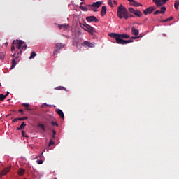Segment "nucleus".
<instances>
[{"label":"nucleus","mask_w":179,"mask_h":179,"mask_svg":"<svg viewBox=\"0 0 179 179\" xmlns=\"http://www.w3.org/2000/svg\"><path fill=\"white\" fill-rule=\"evenodd\" d=\"M109 37L115 38L117 44H122L124 45L125 44H129L132 41L124 40L122 38H130L131 36L127 34H117V33H110L108 34Z\"/></svg>","instance_id":"obj_1"},{"label":"nucleus","mask_w":179,"mask_h":179,"mask_svg":"<svg viewBox=\"0 0 179 179\" xmlns=\"http://www.w3.org/2000/svg\"><path fill=\"white\" fill-rule=\"evenodd\" d=\"M117 15L119 19H124V20H128V19H129V15H128V10L122 4H120L118 6Z\"/></svg>","instance_id":"obj_2"},{"label":"nucleus","mask_w":179,"mask_h":179,"mask_svg":"<svg viewBox=\"0 0 179 179\" xmlns=\"http://www.w3.org/2000/svg\"><path fill=\"white\" fill-rule=\"evenodd\" d=\"M15 44L17 50H22V51H26V48H27V45L26 43L23 42L22 40L13 41L11 46V51L13 52L15 50Z\"/></svg>","instance_id":"obj_3"},{"label":"nucleus","mask_w":179,"mask_h":179,"mask_svg":"<svg viewBox=\"0 0 179 179\" xmlns=\"http://www.w3.org/2000/svg\"><path fill=\"white\" fill-rule=\"evenodd\" d=\"M103 5V1H96L94 2L92 4L88 5V8H91V10L94 12H97V9L96 8H100Z\"/></svg>","instance_id":"obj_4"},{"label":"nucleus","mask_w":179,"mask_h":179,"mask_svg":"<svg viewBox=\"0 0 179 179\" xmlns=\"http://www.w3.org/2000/svg\"><path fill=\"white\" fill-rule=\"evenodd\" d=\"M64 47H65V44L64 43H55L53 55H57V54H59V51H61V50H62Z\"/></svg>","instance_id":"obj_5"},{"label":"nucleus","mask_w":179,"mask_h":179,"mask_svg":"<svg viewBox=\"0 0 179 179\" xmlns=\"http://www.w3.org/2000/svg\"><path fill=\"white\" fill-rule=\"evenodd\" d=\"M129 13H133V15H134L135 16H136V17H142V12H141V10H135L134 9V8L130 7L129 8Z\"/></svg>","instance_id":"obj_6"},{"label":"nucleus","mask_w":179,"mask_h":179,"mask_svg":"<svg viewBox=\"0 0 179 179\" xmlns=\"http://www.w3.org/2000/svg\"><path fill=\"white\" fill-rule=\"evenodd\" d=\"M168 1L169 0H152V2L155 3L157 8H160V6H163L164 5H166Z\"/></svg>","instance_id":"obj_7"},{"label":"nucleus","mask_w":179,"mask_h":179,"mask_svg":"<svg viewBox=\"0 0 179 179\" xmlns=\"http://www.w3.org/2000/svg\"><path fill=\"white\" fill-rule=\"evenodd\" d=\"M168 1L169 0H152V2L155 3L157 8H160V6H163L164 5H166Z\"/></svg>","instance_id":"obj_8"},{"label":"nucleus","mask_w":179,"mask_h":179,"mask_svg":"<svg viewBox=\"0 0 179 179\" xmlns=\"http://www.w3.org/2000/svg\"><path fill=\"white\" fill-rule=\"evenodd\" d=\"M154 10H156V6H152L144 10L143 13L144 15H150V13H152Z\"/></svg>","instance_id":"obj_9"},{"label":"nucleus","mask_w":179,"mask_h":179,"mask_svg":"<svg viewBox=\"0 0 179 179\" xmlns=\"http://www.w3.org/2000/svg\"><path fill=\"white\" fill-rule=\"evenodd\" d=\"M86 20L88 22V23H92V22L94 23H97L99 22V19L94 15L87 17Z\"/></svg>","instance_id":"obj_10"},{"label":"nucleus","mask_w":179,"mask_h":179,"mask_svg":"<svg viewBox=\"0 0 179 179\" xmlns=\"http://www.w3.org/2000/svg\"><path fill=\"white\" fill-rule=\"evenodd\" d=\"M85 31H87L88 33H90V34H93V33H94V28L92 26H90V24L85 25V28L84 29Z\"/></svg>","instance_id":"obj_11"},{"label":"nucleus","mask_w":179,"mask_h":179,"mask_svg":"<svg viewBox=\"0 0 179 179\" xmlns=\"http://www.w3.org/2000/svg\"><path fill=\"white\" fill-rule=\"evenodd\" d=\"M83 45L85 47H89L90 48H94V47H96V43H91L90 41H85L83 42Z\"/></svg>","instance_id":"obj_12"},{"label":"nucleus","mask_w":179,"mask_h":179,"mask_svg":"<svg viewBox=\"0 0 179 179\" xmlns=\"http://www.w3.org/2000/svg\"><path fill=\"white\" fill-rule=\"evenodd\" d=\"M166 8L164 6L161 7V10H157L154 12V15H159V13H162V15L166 13Z\"/></svg>","instance_id":"obj_13"},{"label":"nucleus","mask_w":179,"mask_h":179,"mask_svg":"<svg viewBox=\"0 0 179 179\" xmlns=\"http://www.w3.org/2000/svg\"><path fill=\"white\" fill-rule=\"evenodd\" d=\"M17 61H18V58L17 57L13 58L12 59L11 69H13V68H15V66H16V65H17Z\"/></svg>","instance_id":"obj_14"},{"label":"nucleus","mask_w":179,"mask_h":179,"mask_svg":"<svg viewBox=\"0 0 179 179\" xmlns=\"http://www.w3.org/2000/svg\"><path fill=\"white\" fill-rule=\"evenodd\" d=\"M56 113H57V114H58L59 116H60V117L62 118V120H64V118H65V116L64 115V112L62 111V110L56 109Z\"/></svg>","instance_id":"obj_15"},{"label":"nucleus","mask_w":179,"mask_h":179,"mask_svg":"<svg viewBox=\"0 0 179 179\" xmlns=\"http://www.w3.org/2000/svg\"><path fill=\"white\" fill-rule=\"evenodd\" d=\"M9 171H10V168H6L4 169L1 173L0 174V178L2 177V176H6V174H8V173H9Z\"/></svg>","instance_id":"obj_16"},{"label":"nucleus","mask_w":179,"mask_h":179,"mask_svg":"<svg viewBox=\"0 0 179 179\" xmlns=\"http://www.w3.org/2000/svg\"><path fill=\"white\" fill-rule=\"evenodd\" d=\"M131 34L133 36H138L139 34V30L135 29V27H131Z\"/></svg>","instance_id":"obj_17"},{"label":"nucleus","mask_w":179,"mask_h":179,"mask_svg":"<svg viewBox=\"0 0 179 179\" xmlns=\"http://www.w3.org/2000/svg\"><path fill=\"white\" fill-rule=\"evenodd\" d=\"M107 14V7L106 6H102V9L101 10V15L104 16Z\"/></svg>","instance_id":"obj_18"},{"label":"nucleus","mask_w":179,"mask_h":179,"mask_svg":"<svg viewBox=\"0 0 179 179\" xmlns=\"http://www.w3.org/2000/svg\"><path fill=\"white\" fill-rule=\"evenodd\" d=\"M80 9L83 10V12H87V10H90V8H89V5L86 6H80Z\"/></svg>","instance_id":"obj_19"},{"label":"nucleus","mask_w":179,"mask_h":179,"mask_svg":"<svg viewBox=\"0 0 179 179\" xmlns=\"http://www.w3.org/2000/svg\"><path fill=\"white\" fill-rule=\"evenodd\" d=\"M24 127H26V123L23 122L19 127L17 128V131H23L24 129Z\"/></svg>","instance_id":"obj_20"},{"label":"nucleus","mask_w":179,"mask_h":179,"mask_svg":"<svg viewBox=\"0 0 179 179\" xmlns=\"http://www.w3.org/2000/svg\"><path fill=\"white\" fill-rule=\"evenodd\" d=\"M59 29H61L62 30H67L68 29V24H60L59 25Z\"/></svg>","instance_id":"obj_21"},{"label":"nucleus","mask_w":179,"mask_h":179,"mask_svg":"<svg viewBox=\"0 0 179 179\" xmlns=\"http://www.w3.org/2000/svg\"><path fill=\"white\" fill-rule=\"evenodd\" d=\"M0 59L1 61H3V59H5V52H0Z\"/></svg>","instance_id":"obj_22"},{"label":"nucleus","mask_w":179,"mask_h":179,"mask_svg":"<svg viewBox=\"0 0 179 179\" xmlns=\"http://www.w3.org/2000/svg\"><path fill=\"white\" fill-rule=\"evenodd\" d=\"M86 25H87V24H86V22H85V23L80 22V26L81 29H83V30H85V29L86 28Z\"/></svg>","instance_id":"obj_23"},{"label":"nucleus","mask_w":179,"mask_h":179,"mask_svg":"<svg viewBox=\"0 0 179 179\" xmlns=\"http://www.w3.org/2000/svg\"><path fill=\"white\" fill-rule=\"evenodd\" d=\"M6 99V95H4L3 94H0V101H3Z\"/></svg>","instance_id":"obj_24"},{"label":"nucleus","mask_w":179,"mask_h":179,"mask_svg":"<svg viewBox=\"0 0 179 179\" xmlns=\"http://www.w3.org/2000/svg\"><path fill=\"white\" fill-rule=\"evenodd\" d=\"M136 38H139L138 36H132L130 38L129 40H127V41H131V43H134V40H136Z\"/></svg>","instance_id":"obj_25"},{"label":"nucleus","mask_w":179,"mask_h":179,"mask_svg":"<svg viewBox=\"0 0 179 179\" xmlns=\"http://www.w3.org/2000/svg\"><path fill=\"white\" fill-rule=\"evenodd\" d=\"M36 55H37V54H36L35 52H32L29 57V59H33V58H34Z\"/></svg>","instance_id":"obj_26"},{"label":"nucleus","mask_w":179,"mask_h":179,"mask_svg":"<svg viewBox=\"0 0 179 179\" xmlns=\"http://www.w3.org/2000/svg\"><path fill=\"white\" fill-rule=\"evenodd\" d=\"M38 127L41 128L42 131H43V132H45V127H44V124H38Z\"/></svg>","instance_id":"obj_27"},{"label":"nucleus","mask_w":179,"mask_h":179,"mask_svg":"<svg viewBox=\"0 0 179 179\" xmlns=\"http://www.w3.org/2000/svg\"><path fill=\"white\" fill-rule=\"evenodd\" d=\"M57 90H66V88H65L64 86H59L56 87Z\"/></svg>","instance_id":"obj_28"},{"label":"nucleus","mask_w":179,"mask_h":179,"mask_svg":"<svg viewBox=\"0 0 179 179\" xmlns=\"http://www.w3.org/2000/svg\"><path fill=\"white\" fill-rule=\"evenodd\" d=\"M129 3H130V5H136L137 3L136 1H135L134 0H127Z\"/></svg>","instance_id":"obj_29"},{"label":"nucleus","mask_w":179,"mask_h":179,"mask_svg":"<svg viewBox=\"0 0 179 179\" xmlns=\"http://www.w3.org/2000/svg\"><path fill=\"white\" fill-rule=\"evenodd\" d=\"M170 20H173V17H169L168 19L162 20V23H166V22H170Z\"/></svg>","instance_id":"obj_30"},{"label":"nucleus","mask_w":179,"mask_h":179,"mask_svg":"<svg viewBox=\"0 0 179 179\" xmlns=\"http://www.w3.org/2000/svg\"><path fill=\"white\" fill-rule=\"evenodd\" d=\"M174 6H175V8H176V10H178V6H179V2L177 1H175Z\"/></svg>","instance_id":"obj_31"},{"label":"nucleus","mask_w":179,"mask_h":179,"mask_svg":"<svg viewBox=\"0 0 179 179\" xmlns=\"http://www.w3.org/2000/svg\"><path fill=\"white\" fill-rule=\"evenodd\" d=\"M22 135L24 138H29V136L27 134H26V131H22Z\"/></svg>","instance_id":"obj_32"},{"label":"nucleus","mask_w":179,"mask_h":179,"mask_svg":"<svg viewBox=\"0 0 179 179\" xmlns=\"http://www.w3.org/2000/svg\"><path fill=\"white\" fill-rule=\"evenodd\" d=\"M19 174L20 176H23L24 174V169H20Z\"/></svg>","instance_id":"obj_33"},{"label":"nucleus","mask_w":179,"mask_h":179,"mask_svg":"<svg viewBox=\"0 0 179 179\" xmlns=\"http://www.w3.org/2000/svg\"><path fill=\"white\" fill-rule=\"evenodd\" d=\"M19 121H25V120H27V117H18Z\"/></svg>","instance_id":"obj_34"},{"label":"nucleus","mask_w":179,"mask_h":179,"mask_svg":"<svg viewBox=\"0 0 179 179\" xmlns=\"http://www.w3.org/2000/svg\"><path fill=\"white\" fill-rule=\"evenodd\" d=\"M108 3L111 8H113L114 6L113 5V1L111 0H108Z\"/></svg>","instance_id":"obj_35"},{"label":"nucleus","mask_w":179,"mask_h":179,"mask_svg":"<svg viewBox=\"0 0 179 179\" xmlns=\"http://www.w3.org/2000/svg\"><path fill=\"white\" fill-rule=\"evenodd\" d=\"M51 124H52V127H58V123H57V122L52 121L51 122Z\"/></svg>","instance_id":"obj_36"},{"label":"nucleus","mask_w":179,"mask_h":179,"mask_svg":"<svg viewBox=\"0 0 179 179\" xmlns=\"http://www.w3.org/2000/svg\"><path fill=\"white\" fill-rule=\"evenodd\" d=\"M36 163L38 164H43V159H37Z\"/></svg>","instance_id":"obj_37"},{"label":"nucleus","mask_w":179,"mask_h":179,"mask_svg":"<svg viewBox=\"0 0 179 179\" xmlns=\"http://www.w3.org/2000/svg\"><path fill=\"white\" fill-rule=\"evenodd\" d=\"M52 138L54 139L55 138V134H57V132L55 131V130H52Z\"/></svg>","instance_id":"obj_38"},{"label":"nucleus","mask_w":179,"mask_h":179,"mask_svg":"<svg viewBox=\"0 0 179 179\" xmlns=\"http://www.w3.org/2000/svg\"><path fill=\"white\" fill-rule=\"evenodd\" d=\"M54 143H55V142H54L52 140H50L49 143H48V146H51V145H54Z\"/></svg>","instance_id":"obj_39"},{"label":"nucleus","mask_w":179,"mask_h":179,"mask_svg":"<svg viewBox=\"0 0 179 179\" xmlns=\"http://www.w3.org/2000/svg\"><path fill=\"white\" fill-rule=\"evenodd\" d=\"M17 121H19V117L15 118L14 120H12V122H17Z\"/></svg>","instance_id":"obj_40"},{"label":"nucleus","mask_w":179,"mask_h":179,"mask_svg":"<svg viewBox=\"0 0 179 179\" xmlns=\"http://www.w3.org/2000/svg\"><path fill=\"white\" fill-rule=\"evenodd\" d=\"M136 3L137 4H136V5H131V6H142V4H141V3H138V2H136Z\"/></svg>","instance_id":"obj_41"},{"label":"nucleus","mask_w":179,"mask_h":179,"mask_svg":"<svg viewBox=\"0 0 179 179\" xmlns=\"http://www.w3.org/2000/svg\"><path fill=\"white\" fill-rule=\"evenodd\" d=\"M22 106H23L24 107H29V106H30V104H29V103H22Z\"/></svg>","instance_id":"obj_42"},{"label":"nucleus","mask_w":179,"mask_h":179,"mask_svg":"<svg viewBox=\"0 0 179 179\" xmlns=\"http://www.w3.org/2000/svg\"><path fill=\"white\" fill-rule=\"evenodd\" d=\"M23 52L22 50H20L18 52H17V55H22V53Z\"/></svg>","instance_id":"obj_43"},{"label":"nucleus","mask_w":179,"mask_h":179,"mask_svg":"<svg viewBox=\"0 0 179 179\" xmlns=\"http://www.w3.org/2000/svg\"><path fill=\"white\" fill-rule=\"evenodd\" d=\"M114 5H118V2L115 0L113 1Z\"/></svg>","instance_id":"obj_44"},{"label":"nucleus","mask_w":179,"mask_h":179,"mask_svg":"<svg viewBox=\"0 0 179 179\" xmlns=\"http://www.w3.org/2000/svg\"><path fill=\"white\" fill-rule=\"evenodd\" d=\"M73 45H75L76 47H78V43L73 42Z\"/></svg>","instance_id":"obj_45"},{"label":"nucleus","mask_w":179,"mask_h":179,"mask_svg":"<svg viewBox=\"0 0 179 179\" xmlns=\"http://www.w3.org/2000/svg\"><path fill=\"white\" fill-rule=\"evenodd\" d=\"M45 106H48V107H52V105H48L47 103H44Z\"/></svg>","instance_id":"obj_46"},{"label":"nucleus","mask_w":179,"mask_h":179,"mask_svg":"<svg viewBox=\"0 0 179 179\" xmlns=\"http://www.w3.org/2000/svg\"><path fill=\"white\" fill-rule=\"evenodd\" d=\"M129 17H135V15H129Z\"/></svg>","instance_id":"obj_47"},{"label":"nucleus","mask_w":179,"mask_h":179,"mask_svg":"<svg viewBox=\"0 0 179 179\" xmlns=\"http://www.w3.org/2000/svg\"><path fill=\"white\" fill-rule=\"evenodd\" d=\"M8 94H9V92L7 91L6 94V97H8Z\"/></svg>","instance_id":"obj_48"},{"label":"nucleus","mask_w":179,"mask_h":179,"mask_svg":"<svg viewBox=\"0 0 179 179\" xmlns=\"http://www.w3.org/2000/svg\"><path fill=\"white\" fill-rule=\"evenodd\" d=\"M27 111H31V109H30L29 108H27Z\"/></svg>","instance_id":"obj_49"},{"label":"nucleus","mask_w":179,"mask_h":179,"mask_svg":"<svg viewBox=\"0 0 179 179\" xmlns=\"http://www.w3.org/2000/svg\"><path fill=\"white\" fill-rule=\"evenodd\" d=\"M19 112H20V113H23V110L20 109V110H19Z\"/></svg>","instance_id":"obj_50"},{"label":"nucleus","mask_w":179,"mask_h":179,"mask_svg":"<svg viewBox=\"0 0 179 179\" xmlns=\"http://www.w3.org/2000/svg\"><path fill=\"white\" fill-rule=\"evenodd\" d=\"M83 3H85L81 2V3H80V6H82V5H83Z\"/></svg>","instance_id":"obj_51"},{"label":"nucleus","mask_w":179,"mask_h":179,"mask_svg":"<svg viewBox=\"0 0 179 179\" xmlns=\"http://www.w3.org/2000/svg\"><path fill=\"white\" fill-rule=\"evenodd\" d=\"M6 47L8 45V42L5 43Z\"/></svg>","instance_id":"obj_52"},{"label":"nucleus","mask_w":179,"mask_h":179,"mask_svg":"<svg viewBox=\"0 0 179 179\" xmlns=\"http://www.w3.org/2000/svg\"><path fill=\"white\" fill-rule=\"evenodd\" d=\"M163 36H164V37H166V34H163Z\"/></svg>","instance_id":"obj_53"},{"label":"nucleus","mask_w":179,"mask_h":179,"mask_svg":"<svg viewBox=\"0 0 179 179\" xmlns=\"http://www.w3.org/2000/svg\"><path fill=\"white\" fill-rule=\"evenodd\" d=\"M15 55H16V53H14V55H13V57H15Z\"/></svg>","instance_id":"obj_54"},{"label":"nucleus","mask_w":179,"mask_h":179,"mask_svg":"<svg viewBox=\"0 0 179 179\" xmlns=\"http://www.w3.org/2000/svg\"><path fill=\"white\" fill-rule=\"evenodd\" d=\"M45 152V150H44L42 153H44Z\"/></svg>","instance_id":"obj_55"},{"label":"nucleus","mask_w":179,"mask_h":179,"mask_svg":"<svg viewBox=\"0 0 179 179\" xmlns=\"http://www.w3.org/2000/svg\"><path fill=\"white\" fill-rule=\"evenodd\" d=\"M52 107H55V105H53Z\"/></svg>","instance_id":"obj_56"},{"label":"nucleus","mask_w":179,"mask_h":179,"mask_svg":"<svg viewBox=\"0 0 179 179\" xmlns=\"http://www.w3.org/2000/svg\"><path fill=\"white\" fill-rule=\"evenodd\" d=\"M2 86V85L0 83V87Z\"/></svg>","instance_id":"obj_57"},{"label":"nucleus","mask_w":179,"mask_h":179,"mask_svg":"<svg viewBox=\"0 0 179 179\" xmlns=\"http://www.w3.org/2000/svg\"><path fill=\"white\" fill-rule=\"evenodd\" d=\"M55 179H57V178H55Z\"/></svg>","instance_id":"obj_58"},{"label":"nucleus","mask_w":179,"mask_h":179,"mask_svg":"<svg viewBox=\"0 0 179 179\" xmlns=\"http://www.w3.org/2000/svg\"><path fill=\"white\" fill-rule=\"evenodd\" d=\"M81 1H85V0H81Z\"/></svg>","instance_id":"obj_59"}]
</instances>
